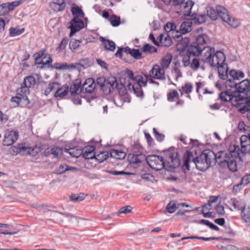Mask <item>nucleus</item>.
Segmentation results:
<instances>
[{
  "label": "nucleus",
  "mask_w": 250,
  "mask_h": 250,
  "mask_svg": "<svg viewBox=\"0 0 250 250\" xmlns=\"http://www.w3.org/2000/svg\"><path fill=\"white\" fill-rule=\"evenodd\" d=\"M238 146H233V148H229V151L226 152L220 151L215 153L213 151L206 149L198 156L194 158L192 152L187 151L183 158L182 168L186 170L190 169V163L195 165L197 169L200 171H205L210 166L211 162L214 161L215 163L223 167H227L232 172L237 170V160H241L239 151Z\"/></svg>",
  "instance_id": "nucleus-1"
},
{
  "label": "nucleus",
  "mask_w": 250,
  "mask_h": 250,
  "mask_svg": "<svg viewBox=\"0 0 250 250\" xmlns=\"http://www.w3.org/2000/svg\"><path fill=\"white\" fill-rule=\"evenodd\" d=\"M35 83V79L32 76L25 77L21 87L17 90V95L12 97L11 102L15 103L14 107L27 106L30 103L27 95L29 94V88Z\"/></svg>",
  "instance_id": "nucleus-2"
},
{
  "label": "nucleus",
  "mask_w": 250,
  "mask_h": 250,
  "mask_svg": "<svg viewBox=\"0 0 250 250\" xmlns=\"http://www.w3.org/2000/svg\"><path fill=\"white\" fill-rule=\"evenodd\" d=\"M230 87H235L236 91L235 94L239 98V102L245 101V96L250 90V82L248 79H245L241 82L233 83V84H229Z\"/></svg>",
  "instance_id": "nucleus-3"
},
{
  "label": "nucleus",
  "mask_w": 250,
  "mask_h": 250,
  "mask_svg": "<svg viewBox=\"0 0 250 250\" xmlns=\"http://www.w3.org/2000/svg\"><path fill=\"white\" fill-rule=\"evenodd\" d=\"M81 82H79V88H80V94L83 93L90 94V96H86L85 98L87 101L90 103L92 100L96 99V96L95 94H92L94 91L96 84L94 80L92 78H89L85 80L84 83L82 86H81ZM81 97H83L82 95H81Z\"/></svg>",
  "instance_id": "nucleus-4"
},
{
  "label": "nucleus",
  "mask_w": 250,
  "mask_h": 250,
  "mask_svg": "<svg viewBox=\"0 0 250 250\" xmlns=\"http://www.w3.org/2000/svg\"><path fill=\"white\" fill-rule=\"evenodd\" d=\"M146 161L150 168L156 171H159L166 167L163 158L160 156L148 155L146 157Z\"/></svg>",
  "instance_id": "nucleus-5"
},
{
  "label": "nucleus",
  "mask_w": 250,
  "mask_h": 250,
  "mask_svg": "<svg viewBox=\"0 0 250 250\" xmlns=\"http://www.w3.org/2000/svg\"><path fill=\"white\" fill-rule=\"evenodd\" d=\"M120 86L123 87L122 84H119L115 77H111L107 78V80L102 88L105 95L113 93L114 91H118Z\"/></svg>",
  "instance_id": "nucleus-6"
},
{
  "label": "nucleus",
  "mask_w": 250,
  "mask_h": 250,
  "mask_svg": "<svg viewBox=\"0 0 250 250\" xmlns=\"http://www.w3.org/2000/svg\"><path fill=\"white\" fill-rule=\"evenodd\" d=\"M219 98L222 101L231 102L234 106H239V98L237 97L234 92H231L229 90L221 92L220 93Z\"/></svg>",
  "instance_id": "nucleus-7"
},
{
  "label": "nucleus",
  "mask_w": 250,
  "mask_h": 250,
  "mask_svg": "<svg viewBox=\"0 0 250 250\" xmlns=\"http://www.w3.org/2000/svg\"><path fill=\"white\" fill-rule=\"evenodd\" d=\"M125 52L127 54L130 55L136 60H140L143 58L142 53L139 49H132L128 47H118V50L115 53V56L117 57L121 58L122 57V53Z\"/></svg>",
  "instance_id": "nucleus-8"
},
{
  "label": "nucleus",
  "mask_w": 250,
  "mask_h": 250,
  "mask_svg": "<svg viewBox=\"0 0 250 250\" xmlns=\"http://www.w3.org/2000/svg\"><path fill=\"white\" fill-rule=\"evenodd\" d=\"M216 52L213 47L209 46L203 47L200 59L202 62L208 65L212 64L213 60L211 59L214 55H215Z\"/></svg>",
  "instance_id": "nucleus-9"
},
{
  "label": "nucleus",
  "mask_w": 250,
  "mask_h": 250,
  "mask_svg": "<svg viewBox=\"0 0 250 250\" xmlns=\"http://www.w3.org/2000/svg\"><path fill=\"white\" fill-rule=\"evenodd\" d=\"M149 77L154 79L160 81H165L166 80V71L159 64H155L151 69L149 71Z\"/></svg>",
  "instance_id": "nucleus-10"
},
{
  "label": "nucleus",
  "mask_w": 250,
  "mask_h": 250,
  "mask_svg": "<svg viewBox=\"0 0 250 250\" xmlns=\"http://www.w3.org/2000/svg\"><path fill=\"white\" fill-rule=\"evenodd\" d=\"M71 11L74 16V18L69 22L70 25L68 27L70 29L69 35L70 37L78 31V6L72 7Z\"/></svg>",
  "instance_id": "nucleus-11"
},
{
  "label": "nucleus",
  "mask_w": 250,
  "mask_h": 250,
  "mask_svg": "<svg viewBox=\"0 0 250 250\" xmlns=\"http://www.w3.org/2000/svg\"><path fill=\"white\" fill-rule=\"evenodd\" d=\"M20 154L21 155H30L35 156L40 151V148L35 146H29L26 144H19Z\"/></svg>",
  "instance_id": "nucleus-12"
},
{
  "label": "nucleus",
  "mask_w": 250,
  "mask_h": 250,
  "mask_svg": "<svg viewBox=\"0 0 250 250\" xmlns=\"http://www.w3.org/2000/svg\"><path fill=\"white\" fill-rule=\"evenodd\" d=\"M35 62L37 64H43V65L49 64L52 62L51 57L48 54H44V51H40L35 55Z\"/></svg>",
  "instance_id": "nucleus-13"
},
{
  "label": "nucleus",
  "mask_w": 250,
  "mask_h": 250,
  "mask_svg": "<svg viewBox=\"0 0 250 250\" xmlns=\"http://www.w3.org/2000/svg\"><path fill=\"white\" fill-rule=\"evenodd\" d=\"M22 2V0H20L18 1H14L12 2L4 3L0 4V16H4L8 14L10 11L13 10Z\"/></svg>",
  "instance_id": "nucleus-14"
},
{
  "label": "nucleus",
  "mask_w": 250,
  "mask_h": 250,
  "mask_svg": "<svg viewBox=\"0 0 250 250\" xmlns=\"http://www.w3.org/2000/svg\"><path fill=\"white\" fill-rule=\"evenodd\" d=\"M244 76V73L240 70H231L229 72L228 79L227 80L226 82L227 86H229V84L231 85L233 84V83H236V81L243 78Z\"/></svg>",
  "instance_id": "nucleus-15"
},
{
  "label": "nucleus",
  "mask_w": 250,
  "mask_h": 250,
  "mask_svg": "<svg viewBox=\"0 0 250 250\" xmlns=\"http://www.w3.org/2000/svg\"><path fill=\"white\" fill-rule=\"evenodd\" d=\"M194 5V2L191 0H189L184 2V3L180 6V12L181 14L190 17L194 16V12L192 11V7Z\"/></svg>",
  "instance_id": "nucleus-16"
},
{
  "label": "nucleus",
  "mask_w": 250,
  "mask_h": 250,
  "mask_svg": "<svg viewBox=\"0 0 250 250\" xmlns=\"http://www.w3.org/2000/svg\"><path fill=\"white\" fill-rule=\"evenodd\" d=\"M19 134L17 131H9L6 132L3 141V145L6 146H10L13 144L18 140Z\"/></svg>",
  "instance_id": "nucleus-17"
},
{
  "label": "nucleus",
  "mask_w": 250,
  "mask_h": 250,
  "mask_svg": "<svg viewBox=\"0 0 250 250\" xmlns=\"http://www.w3.org/2000/svg\"><path fill=\"white\" fill-rule=\"evenodd\" d=\"M211 60H213V63L209 64V65L212 67H216L225 62L226 57L224 52L217 51Z\"/></svg>",
  "instance_id": "nucleus-18"
},
{
  "label": "nucleus",
  "mask_w": 250,
  "mask_h": 250,
  "mask_svg": "<svg viewBox=\"0 0 250 250\" xmlns=\"http://www.w3.org/2000/svg\"><path fill=\"white\" fill-rule=\"evenodd\" d=\"M166 166L169 167L176 168L180 165V161L178 157V153L174 152L171 153L168 157Z\"/></svg>",
  "instance_id": "nucleus-19"
},
{
  "label": "nucleus",
  "mask_w": 250,
  "mask_h": 250,
  "mask_svg": "<svg viewBox=\"0 0 250 250\" xmlns=\"http://www.w3.org/2000/svg\"><path fill=\"white\" fill-rule=\"evenodd\" d=\"M146 156L141 152L130 153L127 156V159L129 163L134 164L140 163L144 160H146Z\"/></svg>",
  "instance_id": "nucleus-20"
},
{
  "label": "nucleus",
  "mask_w": 250,
  "mask_h": 250,
  "mask_svg": "<svg viewBox=\"0 0 250 250\" xmlns=\"http://www.w3.org/2000/svg\"><path fill=\"white\" fill-rule=\"evenodd\" d=\"M241 149L243 154H250V142L248 140L247 135H243L240 138Z\"/></svg>",
  "instance_id": "nucleus-21"
},
{
  "label": "nucleus",
  "mask_w": 250,
  "mask_h": 250,
  "mask_svg": "<svg viewBox=\"0 0 250 250\" xmlns=\"http://www.w3.org/2000/svg\"><path fill=\"white\" fill-rule=\"evenodd\" d=\"M205 47L206 46H199L197 43L193 42L188 47V53L190 55H192L193 56H199L200 55V57L201 56L203 47Z\"/></svg>",
  "instance_id": "nucleus-22"
},
{
  "label": "nucleus",
  "mask_w": 250,
  "mask_h": 250,
  "mask_svg": "<svg viewBox=\"0 0 250 250\" xmlns=\"http://www.w3.org/2000/svg\"><path fill=\"white\" fill-rule=\"evenodd\" d=\"M95 146H85L83 152V157L86 159H92L95 157L94 150Z\"/></svg>",
  "instance_id": "nucleus-23"
},
{
  "label": "nucleus",
  "mask_w": 250,
  "mask_h": 250,
  "mask_svg": "<svg viewBox=\"0 0 250 250\" xmlns=\"http://www.w3.org/2000/svg\"><path fill=\"white\" fill-rule=\"evenodd\" d=\"M173 56L171 54L167 53L165 55L163 58L161 60L160 62L159 66L161 67L166 71L167 69L172 61Z\"/></svg>",
  "instance_id": "nucleus-24"
},
{
  "label": "nucleus",
  "mask_w": 250,
  "mask_h": 250,
  "mask_svg": "<svg viewBox=\"0 0 250 250\" xmlns=\"http://www.w3.org/2000/svg\"><path fill=\"white\" fill-rule=\"evenodd\" d=\"M230 205H232L234 209L240 210H242L246 207V204L245 202L239 198H232L230 201Z\"/></svg>",
  "instance_id": "nucleus-25"
},
{
  "label": "nucleus",
  "mask_w": 250,
  "mask_h": 250,
  "mask_svg": "<svg viewBox=\"0 0 250 250\" xmlns=\"http://www.w3.org/2000/svg\"><path fill=\"white\" fill-rule=\"evenodd\" d=\"M193 89V84L190 83H187L182 85L179 90L180 91L181 95L186 94L187 97L190 99L191 97L189 94L192 91Z\"/></svg>",
  "instance_id": "nucleus-26"
},
{
  "label": "nucleus",
  "mask_w": 250,
  "mask_h": 250,
  "mask_svg": "<svg viewBox=\"0 0 250 250\" xmlns=\"http://www.w3.org/2000/svg\"><path fill=\"white\" fill-rule=\"evenodd\" d=\"M216 67L218 68L219 77L222 80H228L229 74L228 73V66L227 64L224 62Z\"/></svg>",
  "instance_id": "nucleus-27"
},
{
  "label": "nucleus",
  "mask_w": 250,
  "mask_h": 250,
  "mask_svg": "<svg viewBox=\"0 0 250 250\" xmlns=\"http://www.w3.org/2000/svg\"><path fill=\"white\" fill-rule=\"evenodd\" d=\"M100 40L102 42V44L104 46L105 49L112 52L115 50L116 44L113 41L105 39L103 37H100Z\"/></svg>",
  "instance_id": "nucleus-28"
},
{
  "label": "nucleus",
  "mask_w": 250,
  "mask_h": 250,
  "mask_svg": "<svg viewBox=\"0 0 250 250\" xmlns=\"http://www.w3.org/2000/svg\"><path fill=\"white\" fill-rule=\"evenodd\" d=\"M181 37V35H177L176 38L178 40V42L177 43V49L180 51L185 50L188 46L189 42V38H185L184 39H180Z\"/></svg>",
  "instance_id": "nucleus-29"
},
{
  "label": "nucleus",
  "mask_w": 250,
  "mask_h": 250,
  "mask_svg": "<svg viewBox=\"0 0 250 250\" xmlns=\"http://www.w3.org/2000/svg\"><path fill=\"white\" fill-rule=\"evenodd\" d=\"M149 77V75H145L144 76L142 75L136 76L135 77V81L136 82V83L135 85L140 87L146 86Z\"/></svg>",
  "instance_id": "nucleus-30"
},
{
  "label": "nucleus",
  "mask_w": 250,
  "mask_h": 250,
  "mask_svg": "<svg viewBox=\"0 0 250 250\" xmlns=\"http://www.w3.org/2000/svg\"><path fill=\"white\" fill-rule=\"evenodd\" d=\"M159 45H161L164 46H169L172 43V40L170 37L166 34L165 35L160 34L159 36Z\"/></svg>",
  "instance_id": "nucleus-31"
},
{
  "label": "nucleus",
  "mask_w": 250,
  "mask_h": 250,
  "mask_svg": "<svg viewBox=\"0 0 250 250\" xmlns=\"http://www.w3.org/2000/svg\"><path fill=\"white\" fill-rule=\"evenodd\" d=\"M239 103V106L244 104H246L239 108V111L241 113H245L250 110V96L248 97V94L245 96V101Z\"/></svg>",
  "instance_id": "nucleus-32"
},
{
  "label": "nucleus",
  "mask_w": 250,
  "mask_h": 250,
  "mask_svg": "<svg viewBox=\"0 0 250 250\" xmlns=\"http://www.w3.org/2000/svg\"><path fill=\"white\" fill-rule=\"evenodd\" d=\"M192 23L188 21H184L180 25L179 32L186 34L192 30Z\"/></svg>",
  "instance_id": "nucleus-33"
},
{
  "label": "nucleus",
  "mask_w": 250,
  "mask_h": 250,
  "mask_svg": "<svg viewBox=\"0 0 250 250\" xmlns=\"http://www.w3.org/2000/svg\"><path fill=\"white\" fill-rule=\"evenodd\" d=\"M68 87L66 85H63L60 88H57V90L55 93L54 96L56 98L59 97L62 99L68 93Z\"/></svg>",
  "instance_id": "nucleus-34"
},
{
  "label": "nucleus",
  "mask_w": 250,
  "mask_h": 250,
  "mask_svg": "<svg viewBox=\"0 0 250 250\" xmlns=\"http://www.w3.org/2000/svg\"><path fill=\"white\" fill-rule=\"evenodd\" d=\"M110 156L116 159L122 160L124 159L126 154L121 150L111 149L110 151Z\"/></svg>",
  "instance_id": "nucleus-35"
},
{
  "label": "nucleus",
  "mask_w": 250,
  "mask_h": 250,
  "mask_svg": "<svg viewBox=\"0 0 250 250\" xmlns=\"http://www.w3.org/2000/svg\"><path fill=\"white\" fill-rule=\"evenodd\" d=\"M88 19L84 18V13L81 8L79 7V30L86 27Z\"/></svg>",
  "instance_id": "nucleus-36"
},
{
  "label": "nucleus",
  "mask_w": 250,
  "mask_h": 250,
  "mask_svg": "<svg viewBox=\"0 0 250 250\" xmlns=\"http://www.w3.org/2000/svg\"><path fill=\"white\" fill-rule=\"evenodd\" d=\"M224 21L228 23L230 26L233 28H237L240 24L238 20L231 18L230 15L228 17L227 16L224 18Z\"/></svg>",
  "instance_id": "nucleus-37"
},
{
  "label": "nucleus",
  "mask_w": 250,
  "mask_h": 250,
  "mask_svg": "<svg viewBox=\"0 0 250 250\" xmlns=\"http://www.w3.org/2000/svg\"><path fill=\"white\" fill-rule=\"evenodd\" d=\"M217 15H219L224 21V18L227 16L228 17L229 14L228 11L223 6L217 5L216 7Z\"/></svg>",
  "instance_id": "nucleus-38"
},
{
  "label": "nucleus",
  "mask_w": 250,
  "mask_h": 250,
  "mask_svg": "<svg viewBox=\"0 0 250 250\" xmlns=\"http://www.w3.org/2000/svg\"><path fill=\"white\" fill-rule=\"evenodd\" d=\"M208 41V38L207 35L203 34L198 36L194 43H197L198 45L204 46V45Z\"/></svg>",
  "instance_id": "nucleus-39"
},
{
  "label": "nucleus",
  "mask_w": 250,
  "mask_h": 250,
  "mask_svg": "<svg viewBox=\"0 0 250 250\" xmlns=\"http://www.w3.org/2000/svg\"><path fill=\"white\" fill-rule=\"evenodd\" d=\"M241 216L246 223H250V208L245 207L242 210Z\"/></svg>",
  "instance_id": "nucleus-40"
},
{
  "label": "nucleus",
  "mask_w": 250,
  "mask_h": 250,
  "mask_svg": "<svg viewBox=\"0 0 250 250\" xmlns=\"http://www.w3.org/2000/svg\"><path fill=\"white\" fill-rule=\"evenodd\" d=\"M191 19L194 20L195 23L201 24L206 21V17L205 15H196L195 12L194 16H191Z\"/></svg>",
  "instance_id": "nucleus-41"
},
{
  "label": "nucleus",
  "mask_w": 250,
  "mask_h": 250,
  "mask_svg": "<svg viewBox=\"0 0 250 250\" xmlns=\"http://www.w3.org/2000/svg\"><path fill=\"white\" fill-rule=\"evenodd\" d=\"M109 157V153L107 151H103L100 152L99 154L95 155L94 158L101 163L103 162L104 160L107 159Z\"/></svg>",
  "instance_id": "nucleus-42"
},
{
  "label": "nucleus",
  "mask_w": 250,
  "mask_h": 250,
  "mask_svg": "<svg viewBox=\"0 0 250 250\" xmlns=\"http://www.w3.org/2000/svg\"><path fill=\"white\" fill-rule=\"evenodd\" d=\"M207 13L208 17L213 20H216L217 19V13L216 10L211 7H207Z\"/></svg>",
  "instance_id": "nucleus-43"
},
{
  "label": "nucleus",
  "mask_w": 250,
  "mask_h": 250,
  "mask_svg": "<svg viewBox=\"0 0 250 250\" xmlns=\"http://www.w3.org/2000/svg\"><path fill=\"white\" fill-rule=\"evenodd\" d=\"M129 88L132 87L134 93L137 97H143L144 96L143 91L141 88V87L136 86L135 85H132L130 83L128 84Z\"/></svg>",
  "instance_id": "nucleus-44"
},
{
  "label": "nucleus",
  "mask_w": 250,
  "mask_h": 250,
  "mask_svg": "<svg viewBox=\"0 0 250 250\" xmlns=\"http://www.w3.org/2000/svg\"><path fill=\"white\" fill-rule=\"evenodd\" d=\"M24 31V28L20 29L18 27H11L9 29V34L11 37H15L21 34Z\"/></svg>",
  "instance_id": "nucleus-45"
},
{
  "label": "nucleus",
  "mask_w": 250,
  "mask_h": 250,
  "mask_svg": "<svg viewBox=\"0 0 250 250\" xmlns=\"http://www.w3.org/2000/svg\"><path fill=\"white\" fill-rule=\"evenodd\" d=\"M143 52L145 53H153L157 52V48L149 44H145L142 48Z\"/></svg>",
  "instance_id": "nucleus-46"
},
{
  "label": "nucleus",
  "mask_w": 250,
  "mask_h": 250,
  "mask_svg": "<svg viewBox=\"0 0 250 250\" xmlns=\"http://www.w3.org/2000/svg\"><path fill=\"white\" fill-rule=\"evenodd\" d=\"M49 6L50 8L52 10L55 11L56 12L62 11L65 7V5L61 4H58L55 2H51L49 4Z\"/></svg>",
  "instance_id": "nucleus-47"
},
{
  "label": "nucleus",
  "mask_w": 250,
  "mask_h": 250,
  "mask_svg": "<svg viewBox=\"0 0 250 250\" xmlns=\"http://www.w3.org/2000/svg\"><path fill=\"white\" fill-rule=\"evenodd\" d=\"M178 208H179L177 207V204L173 201H170L166 207L167 210L170 213H173L176 209Z\"/></svg>",
  "instance_id": "nucleus-48"
},
{
  "label": "nucleus",
  "mask_w": 250,
  "mask_h": 250,
  "mask_svg": "<svg viewBox=\"0 0 250 250\" xmlns=\"http://www.w3.org/2000/svg\"><path fill=\"white\" fill-rule=\"evenodd\" d=\"M69 46L72 51L74 52H77L78 47V40L74 39H71Z\"/></svg>",
  "instance_id": "nucleus-49"
},
{
  "label": "nucleus",
  "mask_w": 250,
  "mask_h": 250,
  "mask_svg": "<svg viewBox=\"0 0 250 250\" xmlns=\"http://www.w3.org/2000/svg\"><path fill=\"white\" fill-rule=\"evenodd\" d=\"M167 100L169 102H173L175 98H179V94L176 90H173L167 93Z\"/></svg>",
  "instance_id": "nucleus-50"
},
{
  "label": "nucleus",
  "mask_w": 250,
  "mask_h": 250,
  "mask_svg": "<svg viewBox=\"0 0 250 250\" xmlns=\"http://www.w3.org/2000/svg\"><path fill=\"white\" fill-rule=\"evenodd\" d=\"M110 22L113 26H117L120 24V19L119 17L113 15L109 19Z\"/></svg>",
  "instance_id": "nucleus-51"
},
{
  "label": "nucleus",
  "mask_w": 250,
  "mask_h": 250,
  "mask_svg": "<svg viewBox=\"0 0 250 250\" xmlns=\"http://www.w3.org/2000/svg\"><path fill=\"white\" fill-rule=\"evenodd\" d=\"M57 83H50L44 90V94L47 96L53 90L56 88V86H58Z\"/></svg>",
  "instance_id": "nucleus-52"
},
{
  "label": "nucleus",
  "mask_w": 250,
  "mask_h": 250,
  "mask_svg": "<svg viewBox=\"0 0 250 250\" xmlns=\"http://www.w3.org/2000/svg\"><path fill=\"white\" fill-rule=\"evenodd\" d=\"M51 153L56 158H58L62 153V149L58 147H53L50 150Z\"/></svg>",
  "instance_id": "nucleus-53"
},
{
  "label": "nucleus",
  "mask_w": 250,
  "mask_h": 250,
  "mask_svg": "<svg viewBox=\"0 0 250 250\" xmlns=\"http://www.w3.org/2000/svg\"><path fill=\"white\" fill-rule=\"evenodd\" d=\"M189 66L193 70H197L200 66L199 59H197L196 58H193L192 59L191 62H190Z\"/></svg>",
  "instance_id": "nucleus-54"
},
{
  "label": "nucleus",
  "mask_w": 250,
  "mask_h": 250,
  "mask_svg": "<svg viewBox=\"0 0 250 250\" xmlns=\"http://www.w3.org/2000/svg\"><path fill=\"white\" fill-rule=\"evenodd\" d=\"M67 66V63L64 62V63H55L53 65L50 64V67L51 68H55L57 70H65V67H66Z\"/></svg>",
  "instance_id": "nucleus-55"
},
{
  "label": "nucleus",
  "mask_w": 250,
  "mask_h": 250,
  "mask_svg": "<svg viewBox=\"0 0 250 250\" xmlns=\"http://www.w3.org/2000/svg\"><path fill=\"white\" fill-rule=\"evenodd\" d=\"M78 148L77 147L74 148H70L69 149L65 148L64 151L68 153L71 156L76 158L78 157Z\"/></svg>",
  "instance_id": "nucleus-56"
},
{
  "label": "nucleus",
  "mask_w": 250,
  "mask_h": 250,
  "mask_svg": "<svg viewBox=\"0 0 250 250\" xmlns=\"http://www.w3.org/2000/svg\"><path fill=\"white\" fill-rule=\"evenodd\" d=\"M78 90V83H77V79L74 82L73 84L70 87L69 91L72 96L76 95L77 91Z\"/></svg>",
  "instance_id": "nucleus-57"
},
{
  "label": "nucleus",
  "mask_w": 250,
  "mask_h": 250,
  "mask_svg": "<svg viewBox=\"0 0 250 250\" xmlns=\"http://www.w3.org/2000/svg\"><path fill=\"white\" fill-rule=\"evenodd\" d=\"M190 55L188 53V54L183 56L182 59V62L184 66H189L190 64Z\"/></svg>",
  "instance_id": "nucleus-58"
},
{
  "label": "nucleus",
  "mask_w": 250,
  "mask_h": 250,
  "mask_svg": "<svg viewBox=\"0 0 250 250\" xmlns=\"http://www.w3.org/2000/svg\"><path fill=\"white\" fill-rule=\"evenodd\" d=\"M153 132L154 134L155 137L156 139L159 142H162L164 140L165 136L164 135L159 133L156 128H153Z\"/></svg>",
  "instance_id": "nucleus-59"
},
{
  "label": "nucleus",
  "mask_w": 250,
  "mask_h": 250,
  "mask_svg": "<svg viewBox=\"0 0 250 250\" xmlns=\"http://www.w3.org/2000/svg\"><path fill=\"white\" fill-rule=\"evenodd\" d=\"M176 25L174 23H167L165 27V29L167 32L176 30Z\"/></svg>",
  "instance_id": "nucleus-60"
},
{
  "label": "nucleus",
  "mask_w": 250,
  "mask_h": 250,
  "mask_svg": "<svg viewBox=\"0 0 250 250\" xmlns=\"http://www.w3.org/2000/svg\"><path fill=\"white\" fill-rule=\"evenodd\" d=\"M107 79L104 77H99L96 80L97 84L101 87V89L104 86Z\"/></svg>",
  "instance_id": "nucleus-61"
},
{
  "label": "nucleus",
  "mask_w": 250,
  "mask_h": 250,
  "mask_svg": "<svg viewBox=\"0 0 250 250\" xmlns=\"http://www.w3.org/2000/svg\"><path fill=\"white\" fill-rule=\"evenodd\" d=\"M109 173L113 175H130L132 173L129 172H126L124 171H117V170H110L108 172Z\"/></svg>",
  "instance_id": "nucleus-62"
},
{
  "label": "nucleus",
  "mask_w": 250,
  "mask_h": 250,
  "mask_svg": "<svg viewBox=\"0 0 250 250\" xmlns=\"http://www.w3.org/2000/svg\"><path fill=\"white\" fill-rule=\"evenodd\" d=\"M131 209H132V208L130 206H125V207L121 208L119 209V210L118 211V213L119 214H121V213L126 214V213L130 212L131 211Z\"/></svg>",
  "instance_id": "nucleus-63"
},
{
  "label": "nucleus",
  "mask_w": 250,
  "mask_h": 250,
  "mask_svg": "<svg viewBox=\"0 0 250 250\" xmlns=\"http://www.w3.org/2000/svg\"><path fill=\"white\" fill-rule=\"evenodd\" d=\"M68 40L66 39H63L57 48V50L60 51L61 50L65 48L67 44Z\"/></svg>",
  "instance_id": "nucleus-64"
}]
</instances>
